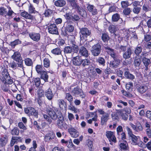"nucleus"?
<instances>
[{"instance_id": "9b49d317", "label": "nucleus", "mask_w": 151, "mask_h": 151, "mask_svg": "<svg viewBox=\"0 0 151 151\" xmlns=\"http://www.w3.org/2000/svg\"><path fill=\"white\" fill-rule=\"evenodd\" d=\"M71 93L74 96H76L79 95L82 99L85 98L86 97V95L84 93L83 90L78 86L74 88L72 90Z\"/></svg>"}, {"instance_id": "37998d69", "label": "nucleus", "mask_w": 151, "mask_h": 151, "mask_svg": "<svg viewBox=\"0 0 151 151\" xmlns=\"http://www.w3.org/2000/svg\"><path fill=\"white\" fill-rule=\"evenodd\" d=\"M68 1L72 7L74 9H76L79 6L77 3V0H68Z\"/></svg>"}, {"instance_id": "4d7b16f0", "label": "nucleus", "mask_w": 151, "mask_h": 151, "mask_svg": "<svg viewBox=\"0 0 151 151\" xmlns=\"http://www.w3.org/2000/svg\"><path fill=\"white\" fill-rule=\"evenodd\" d=\"M20 15L25 19H28L31 15L25 11H24L21 12Z\"/></svg>"}, {"instance_id": "338daca9", "label": "nucleus", "mask_w": 151, "mask_h": 151, "mask_svg": "<svg viewBox=\"0 0 151 151\" xmlns=\"http://www.w3.org/2000/svg\"><path fill=\"white\" fill-rule=\"evenodd\" d=\"M151 40V35L148 34H145L144 35L143 40L145 42H147L150 41Z\"/></svg>"}, {"instance_id": "1a4fd4ad", "label": "nucleus", "mask_w": 151, "mask_h": 151, "mask_svg": "<svg viewBox=\"0 0 151 151\" xmlns=\"http://www.w3.org/2000/svg\"><path fill=\"white\" fill-rule=\"evenodd\" d=\"M101 51V46L99 43H98L92 46L91 52L93 56L96 57L99 55Z\"/></svg>"}, {"instance_id": "0eeeda50", "label": "nucleus", "mask_w": 151, "mask_h": 151, "mask_svg": "<svg viewBox=\"0 0 151 151\" xmlns=\"http://www.w3.org/2000/svg\"><path fill=\"white\" fill-rule=\"evenodd\" d=\"M143 4V2L139 1H133L131 4L133 7L132 11L135 14H138L141 10V7Z\"/></svg>"}, {"instance_id": "bf43d9fd", "label": "nucleus", "mask_w": 151, "mask_h": 151, "mask_svg": "<svg viewBox=\"0 0 151 151\" xmlns=\"http://www.w3.org/2000/svg\"><path fill=\"white\" fill-rule=\"evenodd\" d=\"M35 69L38 74L41 73L44 70L42 65H37L35 66Z\"/></svg>"}, {"instance_id": "c756f323", "label": "nucleus", "mask_w": 151, "mask_h": 151, "mask_svg": "<svg viewBox=\"0 0 151 151\" xmlns=\"http://www.w3.org/2000/svg\"><path fill=\"white\" fill-rule=\"evenodd\" d=\"M96 63L101 66L104 67L105 65L106 60L104 58L99 56L96 59Z\"/></svg>"}, {"instance_id": "c9c22d12", "label": "nucleus", "mask_w": 151, "mask_h": 151, "mask_svg": "<svg viewBox=\"0 0 151 151\" xmlns=\"http://www.w3.org/2000/svg\"><path fill=\"white\" fill-rule=\"evenodd\" d=\"M110 39L109 34L106 32L102 33L101 39L103 42L105 43H107Z\"/></svg>"}, {"instance_id": "5701e85b", "label": "nucleus", "mask_w": 151, "mask_h": 151, "mask_svg": "<svg viewBox=\"0 0 151 151\" xmlns=\"http://www.w3.org/2000/svg\"><path fill=\"white\" fill-rule=\"evenodd\" d=\"M136 88L138 92L141 94H143L145 93L148 89L147 86L142 84L140 85H138L137 86Z\"/></svg>"}, {"instance_id": "39448f33", "label": "nucleus", "mask_w": 151, "mask_h": 151, "mask_svg": "<svg viewBox=\"0 0 151 151\" xmlns=\"http://www.w3.org/2000/svg\"><path fill=\"white\" fill-rule=\"evenodd\" d=\"M24 111L25 114L29 117L33 116L37 119L38 117V111L34 107L31 106L25 107Z\"/></svg>"}, {"instance_id": "0e129e2a", "label": "nucleus", "mask_w": 151, "mask_h": 151, "mask_svg": "<svg viewBox=\"0 0 151 151\" xmlns=\"http://www.w3.org/2000/svg\"><path fill=\"white\" fill-rule=\"evenodd\" d=\"M121 8L123 9L127 7L130 5L128 1H121Z\"/></svg>"}, {"instance_id": "774afa93", "label": "nucleus", "mask_w": 151, "mask_h": 151, "mask_svg": "<svg viewBox=\"0 0 151 151\" xmlns=\"http://www.w3.org/2000/svg\"><path fill=\"white\" fill-rule=\"evenodd\" d=\"M52 151H65V150L63 146H56L54 147Z\"/></svg>"}, {"instance_id": "ea45409f", "label": "nucleus", "mask_w": 151, "mask_h": 151, "mask_svg": "<svg viewBox=\"0 0 151 151\" xmlns=\"http://www.w3.org/2000/svg\"><path fill=\"white\" fill-rule=\"evenodd\" d=\"M26 147L24 144L21 145L19 146L17 145H15L14 146V151H23L26 150Z\"/></svg>"}, {"instance_id": "f704fd0d", "label": "nucleus", "mask_w": 151, "mask_h": 151, "mask_svg": "<svg viewBox=\"0 0 151 151\" xmlns=\"http://www.w3.org/2000/svg\"><path fill=\"white\" fill-rule=\"evenodd\" d=\"M142 47L139 45L134 48V53L136 56H140L139 55L142 52Z\"/></svg>"}, {"instance_id": "69168bd1", "label": "nucleus", "mask_w": 151, "mask_h": 151, "mask_svg": "<svg viewBox=\"0 0 151 151\" xmlns=\"http://www.w3.org/2000/svg\"><path fill=\"white\" fill-rule=\"evenodd\" d=\"M119 113L117 112H114L111 114L112 119L114 120H117L119 119Z\"/></svg>"}, {"instance_id": "58836bf2", "label": "nucleus", "mask_w": 151, "mask_h": 151, "mask_svg": "<svg viewBox=\"0 0 151 151\" xmlns=\"http://www.w3.org/2000/svg\"><path fill=\"white\" fill-rule=\"evenodd\" d=\"M109 114L107 113H106L105 115H103L101 117V123L102 125L104 124L107 122L109 119Z\"/></svg>"}, {"instance_id": "72a5a7b5", "label": "nucleus", "mask_w": 151, "mask_h": 151, "mask_svg": "<svg viewBox=\"0 0 151 151\" xmlns=\"http://www.w3.org/2000/svg\"><path fill=\"white\" fill-rule=\"evenodd\" d=\"M53 12V11L52 9L48 8L47 7L46 9L44 11L43 15L45 17L49 18L52 16Z\"/></svg>"}, {"instance_id": "7c9ffc66", "label": "nucleus", "mask_w": 151, "mask_h": 151, "mask_svg": "<svg viewBox=\"0 0 151 151\" xmlns=\"http://www.w3.org/2000/svg\"><path fill=\"white\" fill-rule=\"evenodd\" d=\"M141 56H135V57L133 64L136 68L138 67L139 68L140 67V65L141 63Z\"/></svg>"}, {"instance_id": "dca6fc26", "label": "nucleus", "mask_w": 151, "mask_h": 151, "mask_svg": "<svg viewBox=\"0 0 151 151\" xmlns=\"http://www.w3.org/2000/svg\"><path fill=\"white\" fill-rule=\"evenodd\" d=\"M124 78L126 79L132 80L135 79L134 75L130 73L128 68H125L124 69Z\"/></svg>"}, {"instance_id": "bb28decb", "label": "nucleus", "mask_w": 151, "mask_h": 151, "mask_svg": "<svg viewBox=\"0 0 151 151\" xmlns=\"http://www.w3.org/2000/svg\"><path fill=\"white\" fill-rule=\"evenodd\" d=\"M55 137V135L54 132L53 131L50 132L45 136V142H48L54 139Z\"/></svg>"}, {"instance_id": "e433bc0d", "label": "nucleus", "mask_w": 151, "mask_h": 151, "mask_svg": "<svg viewBox=\"0 0 151 151\" xmlns=\"http://www.w3.org/2000/svg\"><path fill=\"white\" fill-rule=\"evenodd\" d=\"M66 4V1L65 0H57L54 2V4L56 6L59 7H63Z\"/></svg>"}, {"instance_id": "473e14b6", "label": "nucleus", "mask_w": 151, "mask_h": 151, "mask_svg": "<svg viewBox=\"0 0 151 151\" xmlns=\"http://www.w3.org/2000/svg\"><path fill=\"white\" fill-rule=\"evenodd\" d=\"M147 52H142L141 55L143 56L142 61L144 65H149L150 63V60L149 58L146 57V54Z\"/></svg>"}, {"instance_id": "2eb2a0df", "label": "nucleus", "mask_w": 151, "mask_h": 151, "mask_svg": "<svg viewBox=\"0 0 151 151\" xmlns=\"http://www.w3.org/2000/svg\"><path fill=\"white\" fill-rule=\"evenodd\" d=\"M48 30L50 34L57 35L58 33L56 24L54 23L51 24L48 26Z\"/></svg>"}, {"instance_id": "4c0bfd02", "label": "nucleus", "mask_w": 151, "mask_h": 151, "mask_svg": "<svg viewBox=\"0 0 151 151\" xmlns=\"http://www.w3.org/2000/svg\"><path fill=\"white\" fill-rule=\"evenodd\" d=\"M40 76V78L41 79H42L45 82H47L48 81V76L47 75V72L45 70H43L41 73L39 74Z\"/></svg>"}, {"instance_id": "5fc2aeb1", "label": "nucleus", "mask_w": 151, "mask_h": 151, "mask_svg": "<svg viewBox=\"0 0 151 151\" xmlns=\"http://www.w3.org/2000/svg\"><path fill=\"white\" fill-rule=\"evenodd\" d=\"M72 45L71 47H72L73 52L75 53H77L79 50V48L78 45H76V42L74 41H72Z\"/></svg>"}, {"instance_id": "680f3d73", "label": "nucleus", "mask_w": 151, "mask_h": 151, "mask_svg": "<svg viewBox=\"0 0 151 151\" xmlns=\"http://www.w3.org/2000/svg\"><path fill=\"white\" fill-rule=\"evenodd\" d=\"M82 66L84 67L86 66L89 65L91 63L90 61L88 59H81Z\"/></svg>"}, {"instance_id": "c85d7f7f", "label": "nucleus", "mask_w": 151, "mask_h": 151, "mask_svg": "<svg viewBox=\"0 0 151 151\" xmlns=\"http://www.w3.org/2000/svg\"><path fill=\"white\" fill-rule=\"evenodd\" d=\"M79 53L80 55L87 57L88 56V51L86 48L83 46H82L79 50Z\"/></svg>"}, {"instance_id": "ddd939ff", "label": "nucleus", "mask_w": 151, "mask_h": 151, "mask_svg": "<svg viewBox=\"0 0 151 151\" xmlns=\"http://www.w3.org/2000/svg\"><path fill=\"white\" fill-rule=\"evenodd\" d=\"M91 34V32L87 28H82L80 29V36L81 39H84L85 37H87Z\"/></svg>"}, {"instance_id": "09e8293b", "label": "nucleus", "mask_w": 151, "mask_h": 151, "mask_svg": "<svg viewBox=\"0 0 151 151\" xmlns=\"http://www.w3.org/2000/svg\"><path fill=\"white\" fill-rule=\"evenodd\" d=\"M24 63L26 65L28 66H32L33 62L31 59L29 58H26L24 60Z\"/></svg>"}, {"instance_id": "3c124183", "label": "nucleus", "mask_w": 151, "mask_h": 151, "mask_svg": "<svg viewBox=\"0 0 151 151\" xmlns=\"http://www.w3.org/2000/svg\"><path fill=\"white\" fill-rule=\"evenodd\" d=\"M19 130L17 127H14L11 130V133L12 135H16L17 136L19 135Z\"/></svg>"}, {"instance_id": "a18cd8bd", "label": "nucleus", "mask_w": 151, "mask_h": 151, "mask_svg": "<svg viewBox=\"0 0 151 151\" xmlns=\"http://www.w3.org/2000/svg\"><path fill=\"white\" fill-rule=\"evenodd\" d=\"M28 12L30 14H35L38 13V12L35 10V8L34 7L33 5L30 4L28 7Z\"/></svg>"}, {"instance_id": "b1692460", "label": "nucleus", "mask_w": 151, "mask_h": 151, "mask_svg": "<svg viewBox=\"0 0 151 151\" xmlns=\"http://www.w3.org/2000/svg\"><path fill=\"white\" fill-rule=\"evenodd\" d=\"M45 94L47 99L49 101L51 100L54 96L52 91L50 88L45 91Z\"/></svg>"}, {"instance_id": "052dcab7", "label": "nucleus", "mask_w": 151, "mask_h": 151, "mask_svg": "<svg viewBox=\"0 0 151 151\" xmlns=\"http://www.w3.org/2000/svg\"><path fill=\"white\" fill-rule=\"evenodd\" d=\"M117 137L119 139L124 141L126 139V135L124 132L117 134Z\"/></svg>"}, {"instance_id": "2f4dec72", "label": "nucleus", "mask_w": 151, "mask_h": 151, "mask_svg": "<svg viewBox=\"0 0 151 151\" xmlns=\"http://www.w3.org/2000/svg\"><path fill=\"white\" fill-rule=\"evenodd\" d=\"M142 8L143 12L145 13L149 12L151 10V4L149 2H145L142 5Z\"/></svg>"}, {"instance_id": "4be33fe9", "label": "nucleus", "mask_w": 151, "mask_h": 151, "mask_svg": "<svg viewBox=\"0 0 151 151\" xmlns=\"http://www.w3.org/2000/svg\"><path fill=\"white\" fill-rule=\"evenodd\" d=\"M78 13L83 17L86 18L87 16V14L86 12L84 9L81 7L79 6L76 7Z\"/></svg>"}, {"instance_id": "49530a36", "label": "nucleus", "mask_w": 151, "mask_h": 151, "mask_svg": "<svg viewBox=\"0 0 151 151\" xmlns=\"http://www.w3.org/2000/svg\"><path fill=\"white\" fill-rule=\"evenodd\" d=\"M21 41L19 39H18L11 42L9 45L12 48H14L16 45L21 44Z\"/></svg>"}, {"instance_id": "f8f14e48", "label": "nucleus", "mask_w": 151, "mask_h": 151, "mask_svg": "<svg viewBox=\"0 0 151 151\" xmlns=\"http://www.w3.org/2000/svg\"><path fill=\"white\" fill-rule=\"evenodd\" d=\"M106 136L110 142V144L112 145V142L114 143L117 142L116 138L115 135V132L111 131H108L106 132Z\"/></svg>"}, {"instance_id": "a878e982", "label": "nucleus", "mask_w": 151, "mask_h": 151, "mask_svg": "<svg viewBox=\"0 0 151 151\" xmlns=\"http://www.w3.org/2000/svg\"><path fill=\"white\" fill-rule=\"evenodd\" d=\"M58 104L61 110H65L66 109L67 104L66 102L62 99H60L58 100Z\"/></svg>"}, {"instance_id": "13d9d810", "label": "nucleus", "mask_w": 151, "mask_h": 151, "mask_svg": "<svg viewBox=\"0 0 151 151\" xmlns=\"http://www.w3.org/2000/svg\"><path fill=\"white\" fill-rule=\"evenodd\" d=\"M63 51L65 54H70L73 52L72 47L70 46H66L64 48Z\"/></svg>"}, {"instance_id": "7ed1b4c3", "label": "nucleus", "mask_w": 151, "mask_h": 151, "mask_svg": "<svg viewBox=\"0 0 151 151\" xmlns=\"http://www.w3.org/2000/svg\"><path fill=\"white\" fill-rule=\"evenodd\" d=\"M2 77L1 80L5 84H11L13 83V78H11L8 71V66L4 65L0 67Z\"/></svg>"}, {"instance_id": "c03bdc74", "label": "nucleus", "mask_w": 151, "mask_h": 151, "mask_svg": "<svg viewBox=\"0 0 151 151\" xmlns=\"http://www.w3.org/2000/svg\"><path fill=\"white\" fill-rule=\"evenodd\" d=\"M4 62L5 63L6 62L7 63L9 64V67L13 69H16L18 65L17 63H16L14 61L11 62L10 63H9L8 61L5 60Z\"/></svg>"}, {"instance_id": "f3484780", "label": "nucleus", "mask_w": 151, "mask_h": 151, "mask_svg": "<svg viewBox=\"0 0 151 151\" xmlns=\"http://www.w3.org/2000/svg\"><path fill=\"white\" fill-rule=\"evenodd\" d=\"M68 131L73 137L76 138L79 135L78 132L71 125L68 129Z\"/></svg>"}, {"instance_id": "393cba45", "label": "nucleus", "mask_w": 151, "mask_h": 151, "mask_svg": "<svg viewBox=\"0 0 151 151\" xmlns=\"http://www.w3.org/2000/svg\"><path fill=\"white\" fill-rule=\"evenodd\" d=\"M81 59L78 56L73 57L72 60L73 65L75 66H80L82 63Z\"/></svg>"}, {"instance_id": "423d86ee", "label": "nucleus", "mask_w": 151, "mask_h": 151, "mask_svg": "<svg viewBox=\"0 0 151 151\" xmlns=\"http://www.w3.org/2000/svg\"><path fill=\"white\" fill-rule=\"evenodd\" d=\"M65 26H64V31L63 32L64 36L68 37L69 36L68 32L71 33L73 32L74 29V27L72 24V23L71 21L66 20L65 22Z\"/></svg>"}, {"instance_id": "79ce46f5", "label": "nucleus", "mask_w": 151, "mask_h": 151, "mask_svg": "<svg viewBox=\"0 0 151 151\" xmlns=\"http://www.w3.org/2000/svg\"><path fill=\"white\" fill-rule=\"evenodd\" d=\"M62 51L61 49L58 47L52 50L51 52L55 55H61Z\"/></svg>"}, {"instance_id": "864d4df0", "label": "nucleus", "mask_w": 151, "mask_h": 151, "mask_svg": "<svg viewBox=\"0 0 151 151\" xmlns=\"http://www.w3.org/2000/svg\"><path fill=\"white\" fill-rule=\"evenodd\" d=\"M43 124H42L41 125L42 126V127H41L40 125V123H38L36 121H35L33 123V125L34 128L36 129H37L38 130H40V129H42L43 128Z\"/></svg>"}, {"instance_id": "aec40b11", "label": "nucleus", "mask_w": 151, "mask_h": 151, "mask_svg": "<svg viewBox=\"0 0 151 151\" xmlns=\"http://www.w3.org/2000/svg\"><path fill=\"white\" fill-rule=\"evenodd\" d=\"M119 149L123 151H128L129 147L127 142L126 140H124L120 143L119 145Z\"/></svg>"}, {"instance_id": "412c9836", "label": "nucleus", "mask_w": 151, "mask_h": 151, "mask_svg": "<svg viewBox=\"0 0 151 151\" xmlns=\"http://www.w3.org/2000/svg\"><path fill=\"white\" fill-rule=\"evenodd\" d=\"M129 139L131 141V143L133 145H138L140 141L139 137L136 136L134 134L129 136Z\"/></svg>"}, {"instance_id": "9d476101", "label": "nucleus", "mask_w": 151, "mask_h": 151, "mask_svg": "<svg viewBox=\"0 0 151 151\" xmlns=\"http://www.w3.org/2000/svg\"><path fill=\"white\" fill-rule=\"evenodd\" d=\"M65 17L66 20L71 21L73 23L74 22H77L80 19L79 16L77 14H73L70 15L69 13H66Z\"/></svg>"}, {"instance_id": "6e6d98bb", "label": "nucleus", "mask_w": 151, "mask_h": 151, "mask_svg": "<svg viewBox=\"0 0 151 151\" xmlns=\"http://www.w3.org/2000/svg\"><path fill=\"white\" fill-rule=\"evenodd\" d=\"M65 98L70 103V104L72 103L73 100V96L69 93H66L65 94Z\"/></svg>"}, {"instance_id": "6ab92c4d", "label": "nucleus", "mask_w": 151, "mask_h": 151, "mask_svg": "<svg viewBox=\"0 0 151 151\" xmlns=\"http://www.w3.org/2000/svg\"><path fill=\"white\" fill-rule=\"evenodd\" d=\"M56 124L58 128L60 129H63L65 130L68 129V125L65 122L64 119L57 120Z\"/></svg>"}, {"instance_id": "6e6552de", "label": "nucleus", "mask_w": 151, "mask_h": 151, "mask_svg": "<svg viewBox=\"0 0 151 151\" xmlns=\"http://www.w3.org/2000/svg\"><path fill=\"white\" fill-rule=\"evenodd\" d=\"M11 58L17 62L18 67L20 68L23 67V60L19 52L18 51L14 52L13 55L11 56Z\"/></svg>"}, {"instance_id": "cd10ccee", "label": "nucleus", "mask_w": 151, "mask_h": 151, "mask_svg": "<svg viewBox=\"0 0 151 151\" xmlns=\"http://www.w3.org/2000/svg\"><path fill=\"white\" fill-rule=\"evenodd\" d=\"M94 6L93 5L89 4L88 5L87 8L88 11L91 12L92 15H96L97 14V10L96 9L94 8Z\"/></svg>"}, {"instance_id": "4468645a", "label": "nucleus", "mask_w": 151, "mask_h": 151, "mask_svg": "<svg viewBox=\"0 0 151 151\" xmlns=\"http://www.w3.org/2000/svg\"><path fill=\"white\" fill-rule=\"evenodd\" d=\"M29 35L30 38L34 41L38 42L40 40L41 35L39 33L31 32L29 34Z\"/></svg>"}, {"instance_id": "20e7f679", "label": "nucleus", "mask_w": 151, "mask_h": 151, "mask_svg": "<svg viewBox=\"0 0 151 151\" xmlns=\"http://www.w3.org/2000/svg\"><path fill=\"white\" fill-rule=\"evenodd\" d=\"M127 46L121 45L119 47V49L121 52H123V57L127 59L131 58V55L133 53L132 47H129L126 49Z\"/></svg>"}, {"instance_id": "603ef678", "label": "nucleus", "mask_w": 151, "mask_h": 151, "mask_svg": "<svg viewBox=\"0 0 151 151\" xmlns=\"http://www.w3.org/2000/svg\"><path fill=\"white\" fill-rule=\"evenodd\" d=\"M37 97H42L44 96L45 92L42 88H39L37 91Z\"/></svg>"}, {"instance_id": "a19ab883", "label": "nucleus", "mask_w": 151, "mask_h": 151, "mask_svg": "<svg viewBox=\"0 0 151 151\" xmlns=\"http://www.w3.org/2000/svg\"><path fill=\"white\" fill-rule=\"evenodd\" d=\"M32 81L33 84L37 87H39L41 84L40 79L38 77L34 78H33Z\"/></svg>"}, {"instance_id": "e2e57ef3", "label": "nucleus", "mask_w": 151, "mask_h": 151, "mask_svg": "<svg viewBox=\"0 0 151 151\" xmlns=\"http://www.w3.org/2000/svg\"><path fill=\"white\" fill-rule=\"evenodd\" d=\"M120 18V15L116 13L112 15V20L113 22H116L119 20Z\"/></svg>"}, {"instance_id": "de8ad7c7", "label": "nucleus", "mask_w": 151, "mask_h": 151, "mask_svg": "<svg viewBox=\"0 0 151 151\" xmlns=\"http://www.w3.org/2000/svg\"><path fill=\"white\" fill-rule=\"evenodd\" d=\"M43 65L45 68H48L50 67V62L49 59L45 58L43 60Z\"/></svg>"}, {"instance_id": "8fccbe9b", "label": "nucleus", "mask_w": 151, "mask_h": 151, "mask_svg": "<svg viewBox=\"0 0 151 151\" xmlns=\"http://www.w3.org/2000/svg\"><path fill=\"white\" fill-rule=\"evenodd\" d=\"M125 86L126 89L129 92L132 91L133 88V83L131 81H129L126 83Z\"/></svg>"}, {"instance_id": "f03ea898", "label": "nucleus", "mask_w": 151, "mask_h": 151, "mask_svg": "<svg viewBox=\"0 0 151 151\" xmlns=\"http://www.w3.org/2000/svg\"><path fill=\"white\" fill-rule=\"evenodd\" d=\"M56 110L55 108L54 107H49L46 109L48 115L47 114L43 115L44 119L49 124H50L52 122L53 120H55L57 117L58 118L57 120L64 119V117L61 113L57 116Z\"/></svg>"}, {"instance_id": "a211bd4d", "label": "nucleus", "mask_w": 151, "mask_h": 151, "mask_svg": "<svg viewBox=\"0 0 151 151\" xmlns=\"http://www.w3.org/2000/svg\"><path fill=\"white\" fill-rule=\"evenodd\" d=\"M22 142V139L21 137L13 136L10 141V145L11 147H12L15 144H17L18 142Z\"/></svg>"}, {"instance_id": "f257e3e1", "label": "nucleus", "mask_w": 151, "mask_h": 151, "mask_svg": "<svg viewBox=\"0 0 151 151\" xmlns=\"http://www.w3.org/2000/svg\"><path fill=\"white\" fill-rule=\"evenodd\" d=\"M104 48L107 53L113 58V60L110 61L109 67L114 70L118 68L122 61L121 58L119 55L115 52L114 49L109 47H104Z\"/></svg>"}]
</instances>
